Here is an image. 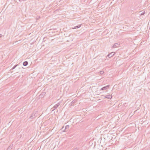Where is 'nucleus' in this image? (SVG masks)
Here are the masks:
<instances>
[{
    "instance_id": "1",
    "label": "nucleus",
    "mask_w": 150,
    "mask_h": 150,
    "mask_svg": "<svg viewBox=\"0 0 150 150\" xmlns=\"http://www.w3.org/2000/svg\"><path fill=\"white\" fill-rule=\"evenodd\" d=\"M101 97H102L101 98H103V97L104 98H107L109 99H111L112 97V96L111 95L109 94L106 95L105 96H104V95H103L101 96Z\"/></svg>"
},
{
    "instance_id": "2",
    "label": "nucleus",
    "mask_w": 150,
    "mask_h": 150,
    "mask_svg": "<svg viewBox=\"0 0 150 150\" xmlns=\"http://www.w3.org/2000/svg\"><path fill=\"white\" fill-rule=\"evenodd\" d=\"M110 86V85H108L106 86H104L101 88V89H100V91L106 90L109 88Z\"/></svg>"
},
{
    "instance_id": "3",
    "label": "nucleus",
    "mask_w": 150,
    "mask_h": 150,
    "mask_svg": "<svg viewBox=\"0 0 150 150\" xmlns=\"http://www.w3.org/2000/svg\"><path fill=\"white\" fill-rule=\"evenodd\" d=\"M60 103H58L56 104L55 105H54L53 108H52L51 109H52L53 108H54L52 110V111H54V110L56 109L57 107H58L60 105Z\"/></svg>"
},
{
    "instance_id": "4",
    "label": "nucleus",
    "mask_w": 150,
    "mask_h": 150,
    "mask_svg": "<svg viewBox=\"0 0 150 150\" xmlns=\"http://www.w3.org/2000/svg\"><path fill=\"white\" fill-rule=\"evenodd\" d=\"M69 128V125H67L65 127V129H64V127H63L62 128V130L63 131V132H66L67 131L66 129H68Z\"/></svg>"
},
{
    "instance_id": "5",
    "label": "nucleus",
    "mask_w": 150,
    "mask_h": 150,
    "mask_svg": "<svg viewBox=\"0 0 150 150\" xmlns=\"http://www.w3.org/2000/svg\"><path fill=\"white\" fill-rule=\"evenodd\" d=\"M36 114H37L36 113H33L30 116L29 118L30 119H32L33 118L36 117Z\"/></svg>"
},
{
    "instance_id": "6",
    "label": "nucleus",
    "mask_w": 150,
    "mask_h": 150,
    "mask_svg": "<svg viewBox=\"0 0 150 150\" xmlns=\"http://www.w3.org/2000/svg\"><path fill=\"white\" fill-rule=\"evenodd\" d=\"M115 52H112L107 55V57L109 58H110L114 55Z\"/></svg>"
},
{
    "instance_id": "7",
    "label": "nucleus",
    "mask_w": 150,
    "mask_h": 150,
    "mask_svg": "<svg viewBox=\"0 0 150 150\" xmlns=\"http://www.w3.org/2000/svg\"><path fill=\"white\" fill-rule=\"evenodd\" d=\"M120 44L118 43H115L113 45L112 47L113 48H115L118 47L120 46Z\"/></svg>"
},
{
    "instance_id": "8",
    "label": "nucleus",
    "mask_w": 150,
    "mask_h": 150,
    "mask_svg": "<svg viewBox=\"0 0 150 150\" xmlns=\"http://www.w3.org/2000/svg\"><path fill=\"white\" fill-rule=\"evenodd\" d=\"M46 93L45 92H42L40 95V96L41 98H42L43 97V96L45 95Z\"/></svg>"
},
{
    "instance_id": "9",
    "label": "nucleus",
    "mask_w": 150,
    "mask_h": 150,
    "mask_svg": "<svg viewBox=\"0 0 150 150\" xmlns=\"http://www.w3.org/2000/svg\"><path fill=\"white\" fill-rule=\"evenodd\" d=\"M81 25H78L74 27V28H72L73 29L78 28L81 27Z\"/></svg>"
},
{
    "instance_id": "10",
    "label": "nucleus",
    "mask_w": 150,
    "mask_h": 150,
    "mask_svg": "<svg viewBox=\"0 0 150 150\" xmlns=\"http://www.w3.org/2000/svg\"><path fill=\"white\" fill-rule=\"evenodd\" d=\"M28 62L27 61H25L23 63V65L24 66H26L28 64Z\"/></svg>"
},
{
    "instance_id": "11",
    "label": "nucleus",
    "mask_w": 150,
    "mask_h": 150,
    "mask_svg": "<svg viewBox=\"0 0 150 150\" xmlns=\"http://www.w3.org/2000/svg\"><path fill=\"white\" fill-rule=\"evenodd\" d=\"M76 102V100H74L71 103V105H72L73 104L75 103Z\"/></svg>"
},
{
    "instance_id": "12",
    "label": "nucleus",
    "mask_w": 150,
    "mask_h": 150,
    "mask_svg": "<svg viewBox=\"0 0 150 150\" xmlns=\"http://www.w3.org/2000/svg\"><path fill=\"white\" fill-rule=\"evenodd\" d=\"M18 64H16L11 69V70H13L15 68H16L17 66H18Z\"/></svg>"
},
{
    "instance_id": "13",
    "label": "nucleus",
    "mask_w": 150,
    "mask_h": 150,
    "mask_svg": "<svg viewBox=\"0 0 150 150\" xmlns=\"http://www.w3.org/2000/svg\"><path fill=\"white\" fill-rule=\"evenodd\" d=\"M104 73V71H100V73L101 74H103Z\"/></svg>"
},
{
    "instance_id": "14",
    "label": "nucleus",
    "mask_w": 150,
    "mask_h": 150,
    "mask_svg": "<svg viewBox=\"0 0 150 150\" xmlns=\"http://www.w3.org/2000/svg\"><path fill=\"white\" fill-rule=\"evenodd\" d=\"M73 150H79V148L78 147H76L73 149Z\"/></svg>"
},
{
    "instance_id": "15",
    "label": "nucleus",
    "mask_w": 150,
    "mask_h": 150,
    "mask_svg": "<svg viewBox=\"0 0 150 150\" xmlns=\"http://www.w3.org/2000/svg\"><path fill=\"white\" fill-rule=\"evenodd\" d=\"M144 13H145V12H144L141 14V15H144Z\"/></svg>"
},
{
    "instance_id": "16",
    "label": "nucleus",
    "mask_w": 150,
    "mask_h": 150,
    "mask_svg": "<svg viewBox=\"0 0 150 150\" xmlns=\"http://www.w3.org/2000/svg\"><path fill=\"white\" fill-rule=\"evenodd\" d=\"M10 148L11 147L10 146H9L7 150H10Z\"/></svg>"
}]
</instances>
